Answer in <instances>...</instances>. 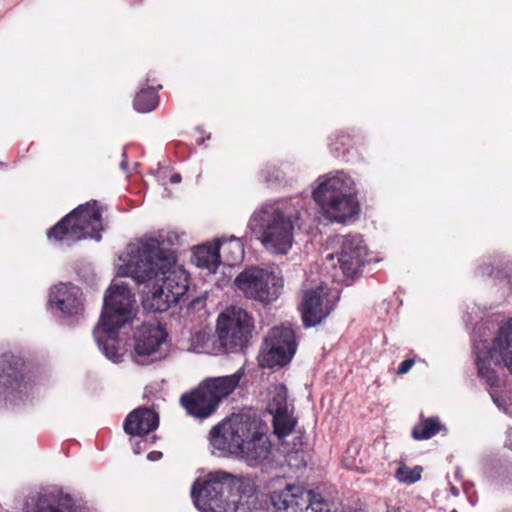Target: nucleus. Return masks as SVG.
<instances>
[{
	"label": "nucleus",
	"instance_id": "obj_39",
	"mask_svg": "<svg viewBox=\"0 0 512 512\" xmlns=\"http://www.w3.org/2000/svg\"><path fill=\"white\" fill-rule=\"evenodd\" d=\"M182 180V177L180 174L178 173H175L173 174L171 177H170V182L173 183V184H177V183H180Z\"/></svg>",
	"mask_w": 512,
	"mask_h": 512
},
{
	"label": "nucleus",
	"instance_id": "obj_1",
	"mask_svg": "<svg viewBox=\"0 0 512 512\" xmlns=\"http://www.w3.org/2000/svg\"><path fill=\"white\" fill-rule=\"evenodd\" d=\"M169 244L162 235L140 239L128 246L129 259L120 268V275L137 285L148 312L167 311L184 299L189 288V275L176 265Z\"/></svg>",
	"mask_w": 512,
	"mask_h": 512
},
{
	"label": "nucleus",
	"instance_id": "obj_9",
	"mask_svg": "<svg viewBox=\"0 0 512 512\" xmlns=\"http://www.w3.org/2000/svg\"><path fill=\"white\" fill-rule=\"evenodd\" d=\"M253 330L252 316L241 307L226 308L217 318L218 343L224 353H244Z\"/></svg>",
	"mask_w": 512,
	"mask_h": 512
},
{
	"label": "nucleus",
	"instance_id": "obj_44",
	"mask_svg": "<svg viewBox=\"0 0 512 512\" xmlns=\"http://www.w3.org/2000/svg\"><path fill=\"white\" fill-rule=\"evenodd\" d=\"M451 512H458L456 509H453Z\"/></svg>",
	"mask_w": 512,
	"mask_h": 512
},
{
	"label": "nucleus",
	"instance_id": "obj_25",
	"mask_svg": "<svg viewBox=\"0 0 512 512\" xmlns=\"http://www.w3.org/2000/svg\"><path fill=\"white\" fill-rule=\"evenodd\" d=\"M352 143V137L350 134L340 131L336 132L330 137L329 150L331 154L336 158H343L349 161L350 148Z\"/></svg>",
	"mask_w": 512,
	"mask_h": 512
},
{
	"label": "nucleus",
	"instance_id": "obj_12",
	"mask_svg": "<svg viewBox=\"0 0 512 512\" xmlns=\"http://www.w3.org/2000/svg\"><path fill=\"white\" fill-rule=\"evenodd\" d=\"M269 499L271 512H335L320 494L294 484L271 491Z\"/></svg>",
	"mask_w": 512,
	"mask_h": 512
},
{
	"label": "nucleus",
	"instance_id": "obj_3",
	"mask_svg": "<svg viewBox=\"0 0 512 512\" xmlns=\"http://www.w3.org/2000/svg\"><path fill=\"white\" fill-rule=\"evenodd\" d=\"M299 216L287 207L285 200H269L251 214L247 230L272 255H287L294 243V230Z\"/></svg>",
	"mask_w": 512,
	"mask_h": 512
},
{
	"label": "nucleus",
	"instance_id": "obj_28",
	"mask_svg": "<svg viewBox=\"0 0 512 512\" xmlns=\"http://www.w3.org/2000/svg\"><path fill=\"white\" fill-rule=\"evenodd\" d=\"M296 424L297 419L291 415L289 410L273 416L274 433L278 438L288 436L294 430Z\"/></svg>",
	"mask_w": 512,
	"mask_h": 512
},
{
	"label": "nucleus",
	"instance_id": "obj_13",
	"mask_svg": "<svg viewBox=\"0 0 512 512\" xmlns=\"http://www.w3.org/2000/svg\"><path fill=\"white\" fill-rule=\"evenodd\" d=\"M234 283L247 298L264 304L277 300L283 287V279L273 271L254 266L238 274Z\"/></svg>",
	"mask_w": 512,
	"mask_h": 512
},
{
	"label": "nucleus",
	"instance_id": "obj_34",
	"mask_svg": "<svg viewBox=\"0 0 512 512\" xmlns=\"http://www.w3.org/2000/svg\"><path fill=\"white\" fill-rule=\"evenodd\" d=\"M206 297H196L189 303V308L191 309H200L205 306Z\"/></svg>",
	"mask_w": 512,
	"mask_h": 512
},
{
	"label": "nucleus",
	"instance_id": "obj_41",
	"mask_svg": "<svg viewBox=\"0 0 512 512\" xmlns=\"http://www.w3.org/2000/svg\"><path fill=\"white\" fill-rule=\"evenodd\" d=\"M451 493L454 495V496H458L459 495V491L456 487L452 486L451 487Z\"/></svg>",
	"mask_w": 512,
	"mask_h": 512
},
{
	"label": "nucleus",
	"instance_id": "obj_2",
	"mask_svg": "<svg viewBox=\"0 0 512 512\" xmlns=\"http://www.w3.org/2000/svg\"><path fill=\"white\" fill-rule=\"evenodd\" d=\"M134 294L128 284H112L106 290L103 308L98 324L93 329V336L99 350L111 362L123 361V352L117 345L119 330L131 325L137 315Z\"/></svg>",
	"mask_w": 512,
	"mask_h": 512
},
{
	"label": "nucleus",
	"instance_id": "obj_8",
	"mask_svg": "<svg viewBox=\"0 0 512 512\" xmlns=\"http://www.w3.org/2000/svg\"><path fill=\"white\" fill-rule=\"evenodd\" d=\"M33 384L25 373V361L10 352L0 356V406L17 407L30 400Z\"/></svg>",
	"mask_w": 512,
	"mask_h": 512
},
{
	"label": "nucleus",
	"instance_id": "obj_6",
	"mask_svg": "<svg viewBox=\"0 0 512 512\" xmlns=\"http://www.w3.org/2000/svg\"><path fill=\"white\" fill-rule=\"evenodd\" d=\"M243 372L244 369L240 368L231 375L203 380L195 389L181 396V405L195 418H208L218 409L221 401L235 390Z\"/></svg>",
	"mask_w": 512,
	"mask_h": 512
},
{
	"label": "nucleus",
	"instance_id": "obj_33",
	"mask_svg": "<svg viewBox=\"0 0 512 512\" xmlns=\"http://www.w3.org/2000/svg\"><path fill=\"white\" fill-rule=\"evenodd\" d=\"M414 365L413 359H405L402 361L398 367V374H405L407 373L411 367Z\"/></svg>",
	"mask_w": 512,
	"mask_h": 512
},
{
	"label": "nucleus",
	"instance_id": "obj_40",
	"mask_svg": "<svg viewBox=\"0 0 512 512\" xmlns=\"http://www.w3.org/2000/svg\"><path fill=\"white\" fill-rule=\"evenodd\" d=\"M504 412L512 416V402L508 403V405L504 407Z\"/></svg>",
	"mask_w": 512,
	"mask_h": 512
},
{
	"label": "nucleus",
	"instance_id": "obj_26",
	"mask_svg": "<svg viewBox=\"0 0 512 512\" xmlns=\"http://www.w3.org/2000/svg\"><path fill=\"white\" fill-rule=\"evenodd\" d=\"M288 390L284 384H278L274 387L271 397L267 404V411L275 416L289 410Z\"/></svg>",
	"mask_w": 512,
	"mask_h": 512
},
{
	"label": "nucleus",
	"instance_id": "obj_4",
	"mask_svg": "<svg viewBox=\"0 0 512 512\" xmlns=\"http://www.w3.org/2000/svg\"><path fill=\"white\" fill-rule=\"evenodd\" d=\"M312 197L321 214L330 222L345 223L360 213L354 179L337 170L320 175Z\"/></svg>",
	"mask_w": 512,
	"mask_h": 512
},
{
	"label": "nucleus",
	"instance_id": "obj_20",
	"mask_svg": "<svg viewBox=\"0 0 512 512\" xmlns=\"http://www.w3.org/2000/svg\"><path fill=\"white\" fill-rule=\"evenodd\" d=\"M159 426V416L152 409L141 407L128 414L124 421V431L131 436H144L156 430Z\"/></svg>",
	"mask_w": 512,
	"mask_h": 512
},
{
	"label": "nucleus",
	"instance_id": "obj_16",
	"mask_svg": "<svg viewBox=\"0 0 512 512\" xmlns=\"http://www.w3.org/2000/svg\"><path fill=\"white\" fill-rule=\"evenodd\" d=\"M248 419L250 416L242 415L238 421L223 420L215 425L209 433L213 454L237 457L242 438L247 431Z\"/></svg>",
	"mask_w": 512,
	"mask_h": 512
},
{
	"label": "nucleus",
	"instance_id": "obj_37",
	"mask_svg": "<svg viewBox=\"0 0 512 512\" xmlns=\"http://www.w3.org/2000/svg\"><path fill=\"white\" fill-rule=\"evenodd\" d=\"M146 445H147V440H140V441L136 442L134 445V448H133L134 453L140 454L141 450L146 448Z\"/></svg>",
	"mask_w": 512,
	"mask_h": 512
},
{
	"label": "nucleus",
	"instance_id": "obj_5",
	"mask_svg": "<svg viewBox=\"0 0 512 512\" xmlns=\"http://www.w3.org/2000/svg\"><path fill=\"white\" fill-rule=\"evenodd\" d=\"M102 214L97 201L80 204L47 231V237L68 246L82 239L100 241Z\"/></svg>",
	"mask_w": 512,
	"mask_h": 512
},
{
	"label": "nucleus",
	"instance_id": "obj_11",
	"mask_svg": "<svg viewBox=\"0 0 512 512\" xmlns=\"http://www.w3.org/2000/svg\"><path fill=\"white\" fill-rule=\"evenodd\" d=\"M475 362L478 376L491 388L499 385V377L491 367V362L495 365L503 364L512 375V318L500 326L484 357L476 353Z\"/></svg>",
	"mask_w": 512,
	"mask_h": 512
},
{
	"label": "nucleus",
	"instance_id": "obj_31",
	"mask_svg": "<svg viewBox=\"0 0 512 512\" xmlns=\"http://www.w3.org/2000/svg\"><path fill=\"white\" fill-rule=\"evenodd\" d=\"M261 177L267 184L280 181L281 172L275 165H266L260 172Z\"/></svg>",
	"mask_w": 512,
	"mask_h": 512
},
{
	"label": "nucleus",
	"instance_id": "obj_10",
	"mask_svg": "<svg viewBox=\"0 0 512 512\" xmlns=\"http://www.w3.org/2000/svg\"><path fill=\"white\" fill-rule=\"evenodd\" d=\"M237 457L247 466L263 472L275 468L273 444L266 433V426L259 420L252 417L248 419L247 431Z\"/></svg>",
	"mask_w": 512,
	"mask_h": 512
},
{
	"label": "nucleus",
	"instance_id": "obj_18",
	"mask_svg": "<svg viewBox=\"0 0 512 512\" xmlns=\"http://www.w3.org/2000/svg\"><path fill=\"white\" fill-rule=\"evenodd\" d=\"M325 290L324 287L319 286L304 291L299 309L305 328L320 324L335 309L339 296L330 299Z\"/></svg>",
	"mask_w": 512,
	"mask_h": 512
},
{
	"label": "nucleus",
	"instance_id": "obj_7",
	"mask_svg": "<svg viewBox=\"0 0 512 512\" xmlns=\"http://www.w3.org/2000/svg\"><path fill=\"white\" fill-rule=\"evenodd\" d=\"M228 472L218 470L197 478L191 487L195 507L201 512H246L242 504L228 503Z\"/></svg>",
	"mask_w": 512,
	"mask_h": 512
},
{
	"label": "nucleus",
	"instance_id": "obj_22",
	"mask_svg": "<svg viewBox=\"0 0 512 512\" xmlns=\"http://www.w3.org/2000/svg\"><path fill=\"white\" fill-rule=\"evenodd\" d=\"M227 239H217L213 246H198L194 251V262L197 267L216 273L220 265V249Z\"/></svg>",
	"mask_w": 512,
	"mask_h": 512
},
{
	"label": "nucleus",
	"instance_id": "obj_30",
	"mask_svg": "<svg viewBox=\"0 0 512 512\" xmlns=\"http://www.w3.org/2000/svg\"><path fill=\"white\" fill-rule=\"evenodd\" d=\"M422 471L421 466L409 468L405 464H401L395 472V477L401 483L413 484L421 479Z\"/></svg>",
	"mask_w": 512,
	"mask_h": 512
},
{
	"label": "nucleus",
	"instance_id": "obj_36",
	"mask_svg": "<svg viewBox=\"0 0 512 512\" xmlns=\"http://www.w3.org/2000/svg\"><path fill=\"white\" fill-rule=\"evenodd\" d=\"M163 457L162 452L160 451H151L147 454V460L149 461H158Z\"/></svg>",
	"mask_w": 512,
	"mask_h": 512
},
{
	"label": "nucleus",
	"instance_id": "obj_42",
	"mask_svg": "<svg viewBox=\"0 0 512 512\" xmlns=\"http://www.w3.org/2000/svg\"><path fill=\"white\" fill-rule=\"evenodd\" d=\"M206 139H210V134L206 138H202L201 140H199L198 144L202 145Z\"/></svg>",
	"mask_w": 512,
	"mask_h": 512
},
{
	"label": "nucleus",
	"instance_id": "obj_14",
	"mask_svg": "<svg viewBox=\"0 0 512 512\" xmlns=\"http://www.w3.org/2000/svg\"><path fill=\"white\" fill-rule=\"evenodd\" d=\"M297 344L292 329L274 327L266 336L257 360L262 368L274 369L289 364L296 352Z\"/></svg>",
	"mask_w": 512,
	"mask_h": 512
},
{
	"label": "nucleus",
	"instance_id": "obj_17",
	"mask_svg": "<svg viewBox=\"0 0 512 512\" xmlns=\"http://www.w3.org/2000/svg\"><path fill=\"white\" fill-rule=\"evenodd\" d=\"M48 304L53 313L67 323H72L83 315V293L79 287L60 283L54 286L49 294Z\"/></svg>",
	"mask_w": 512,
	"mask_h": 512
},
{
	"label": "nucleus",
	"instance_id": "obj_32",
	"mask_svg": "<svg viewBox=\"0 0 512 512\" xmlns=\"http://www.w3.org/2000/svg\"><path fill=\"white\" fill-rule=\"evenodd\" d=\"M229 240L231 242H235V248L237 250L236 252V255L235 256H232L230 262H229V265H234L236 262H238L242 256H243V243L241 242V239L240 238H237L235 236H231L229 238Z\"/></svg>",
	"mask_w": 512,
	"mask_h": 512
},
{
	"label": "nucleus",
	"instance_id": "obj_29",
	"mask_svg": "<svg viewBox=\"0 0 512 512\" xmlns=\"http://www.w3.org/2000/svg\"><path fill=\"white\" fill-rule=\"evenodd\" d=\"M34 512H78V507L74 504L72 498L67 495L57 505H44L40 499Z\"/></svg>",
	"mask_w": 512,
	"mask_h": 512
},
{
	"label": "nucleus",
	"instance_id": "obj_43",
	"mask_svg": "<svg viewBox=\"0 0 512 512\" xmlns=\"http://www.w3.org/2000/svg\"><path fill=\"white\" fill-rule=\"evenodd\" d=\"M155 440H156V436L154 435V436H152V441H151V443L153 444V443L155 442Z\"/></svg>",
	"mask_w": 512,
	"mask_h": 512
},
{
	"label": "nucleus",
	"instance_id": "obj_21",
	"mask_svg": "<svg viewBox=\"0 0 512 512\" xmlns=\"http://www.w3.org/2000/svg\"><path fill=\"white\" fill-rule=\"evenodd\" d=\"M228 482L230 484L228 503L242 504L246 512H249L247 500L256 494V485L248 478L237 477L231 473H228Z\"/></svg>",
	"mask_w": 512,
	"mask_h": 512
},
{
	"label": "nucleus",
	"instance_id": "obj_38",
	"mask_svg": "<svg viewBox=\"0 0 512 512\" xmlns=\"http://www.w3.org/2000/svg\"><path fill=\"white\" fill-rule=\"evenodd\" d=\"M120 169L124 172L128 171V160H127V153L126 149H123L122 151V161L120 162Z\"/></svg>",
	"mask_w": 512,
	"mask_h": 512
},
{
	"label": "nucleus",
	"instance_id": "obj_35",
	"mask_svg": "<svg viewBox=\"0 0 512 512\" xmlns=\"http://www.w3.org/2000/svg\"><path fill=\"white\" fill-rule=\"evenodd\" d=\"M490 396L493 400V402L500 408L504 411V407L508 405V403H506V401L500 396L498 395L496 392H491L490 393Z\"/></svg>",
	"mask_w": 512,
	"mask_h": 512
},
{
	"label": "nucleus",
	"instance_id": "obj_15",
	"mask_svg": "<svg viewBox=\"0 0 512 512\" xmlns=\"http://www.w3.org/2000/svg\"><path fill=\"white\" fill-rule=\"evenodd\" d=\"M167 332L160 325L143 324L134 335V362L141 366L165 359L168 355Z\"/></svg>",
	"mask_w": 512,
	"mask_h": 512
},
{
	"label": "nucleus",
	"instance_id": "obj_24",
	"mask_svg": "<svg viewBox=\"0 0 512 512\" xmlns=\"http://www.w3.org/2000/svg\"><path fill=\"white\" fill-rule=\"evenodd\" d=\"M162 86L158 85L157 88L147 87L142 88L135 96L133 101L134 109L140 113H148L153 111L158 103V89H161Z\"/></svg>",
	"mask_w": 512,
	"mask_h": 512
},
{
	"label": "nucleus",
	"instance_id": "obj_27",
	"mask_svg": "<svg viewBox=\"0 0 512 512\" xmlns=\"http://www.w3.org/2000/svg\"><path fill=\"white\" fill-rule=\"evenodd\" d=\"M443 427L438 417L422 419L412 430V436L416 440H427L435 436Z\"/></svg>",
	"mask_w": 512,
	"mask_h": 512
},
{
	"label": "nucleus",
	"instance_id": "obj_23",
	"mask_svg": "<svg viewBox=\"0 0 512 512\" xmlns=\"http://www.w3.org/2000/svg\"><path fill=\"white\" fill-rule=\"evenodd\" d=\"M477 276H493L495 279H508L512 274V263L501 255H495L493 261L480 264L476 268Z\"/></svg>",
	"mask_w": 512,
	"mask_h": 512
},
{
	"label": "nucleus",
	"instance_id": "obj_19",
	"mask_svg": "<svg viewBox=\"0 0 512 512\" xmlns=\"http://www.w3.org/2000/svg\"><path fill=\"white\" fill-rule=\"evenodd\" d=\"M339 266L348 277H355L366 264L370 263L368 249L360 234L341 236L340 250L337 252Z\"/></svg>",
	"mask_w": 512,
	"mask_h": 512
}]
</instances>
